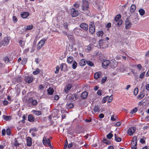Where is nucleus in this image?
Returning <instances> with one entry per match:
<instances>
[{"label": "nucleus", "instance_id": "1", "mask_svg": "<svg viewBox=\"0 0 149 149\" xmlns=\"http://www.w3.org/2000/svg\"><path fill=\"white\" fill-rule=\"evenodd\" d=\"M10 37L7 36L4 38L0 42V47L2 46H7L9 43Z\"/></svg>", "mask_w": 149, "mask_h": 149}, {"label": "nucleus", "instance_id": "2", "mask_svg": "<svg viewBox=\"0 0 149 149\" xmlns=\"http://www.w3.org/2000/svg\"><path fill=\"white\" fill-rule=\"evenodd\" d=\"M38 102L36 100H33L32 97L29 98L27 101V105L28 106L31 107L37 105Z\"/></svg>", "mask_w": 149, "mask_h": 149}, {"label": "nucleus", "instance_id": "3", "mask_svg": "<svg viewBox=\"0 0 149 149\" xmlns=\"http://www.w3.org/2000/svg\"><path fill=\"white\" fill-rule=\"evenodd\" d=\"M108 41L104 40H100L99 41V45L102 48H105L108 47Z\"/></svg>", "mask_w": 149, "mask_h": 149}, {"label": "nucleus", "instance_id": "4", "mask_svg": "<svg viewBox=\"0 0 149 149\" xmlns=\"http://www.w3.org/2000/svg\"><path fill=\"white\" fill-rule=\"evenodd\" d=\"M46 40H47L45 39H43L40 40L37 46V49L38 50H39L41 49L44 45L45 42Z\"/></svg>", "mask_w": 149, "mask_h": 149}, {"label": "nucleus", "instance_id": "5", "mask_svg": "<svg viewBox=\"0 0 149 149\" xmlns=\"http://www.w3.org/2000/svg\"><path fill=\"white\" fill-rule=\"evenodd\" d=\"M76 95L75 94H69L67 95V99L71 101H74L76 99Z\"/></svg>", "mask_w": 149, "mask_h": 149}, {"label": "nucleus", "instance_id": "6", "mask_svg": "<svg viewBox=\"0 0 149 149\" xmlns=\"http://www.w3.org/2000/svg\"><path fill=\"white\" fill-rule=\"evenodd\" d=\"M125 28L127 29H129L132 26L130 20L128 18H127L125 21Z\"/></svg>", "mask_w": 149, "mask_h": 149}, {"label": "nucleus", "instance_id": "7", "mask_svg": "<svg viewBox=\"0 0 149 149\" xmlns=\"http://www.w3.org/2000/svg\"><path fill=\"white\" fill-rule=\"evenodd\" d=\"M70 14L73 17H75L79 15V11L78 10H71Z\"/></svg>", "mask_w": 149, "mask_h": 149}, {"label": "nucleus", "instance_id": "8", "mask_svg": "<svg viewBox=\"0 0 149 149\" xmlns=\"http://www.w3.org/2000/svg\"><path fill=\"white\" fill-rule=\"evenodd\" d=\"M95 30V27L94 24L93 23L90 24L89 25V31L90 33L91 34H93Z\"/></svg>", "mask_w": 149, "mask_h": 149}, {"label": "nucleus", "instance_id": "9", "mask_svg": "<svg viewBox=\"0 0 149 149\" xmlns=\"http://www.w3.org/2000/svg\"><path fill=\"white\" fill-rule=\"evenodd\" d=\"M82 9H87L88 8L89 4L88 1L85 0L83 1L82 3Z\"/></svg>", "mask_w": 149, "mask_h": 149}, {"label": "nucleus", "instance_id": "10", "mask_svg": "<svg viewBox=\"0 0 149 149\" xmlns=\"http://www.w3.org/2000/svg\"><path fill=\"white\" fill-rule=\"evenodd\" d=\"M110 61L109 60H104L102 62V67L104 68H106L109 65Z\"/></svg>", "mask_w": 149, "mask_h": 149}, {"label": "nucleus", "instance_id": "11", "mask_svg": "<svg viewBox=\"0 0 149 149\" xmlns=\"http://www.w3.org/2000/svg\"><path fill=\"white\" fill-rule=\"evenodd\" d=\"M136 129L134 127L130 128L128 130L127 134L130 136L132 135L135 131Z\"/></svg>", "mask_w": 149, "mask_h": 149}, {"label": "nucleus", "instance_id": "12", "mask_svg": "<svg viewBox=\"0 0 149 149\" xmlns=\"http://www.w3.org/2000/svg\"><path fill=\"white\" fill-rule=\"evenodd\" d=\"M80 27L83 30L86 31L88 29V25L86 23H82L80 24Z\"/></svg>", "mask_w": 149, "mask_h": 149}, {"label": "nucleus", "instance_id": "13", "mask_svg": "<svg viewBox=\"0 0 149 149\" xmlns=\"http://www.w3.org/2000/svg\"><path fill=\"white\" fill-rule=\"evenodd\" d=\"M74 33L77 36H79L82 30L80 28H75L74 30Z\"/></svg>", "mask_w": 149, "mask_h": 149}, {"label": "nucleus", "instance_id": "14", "mask_svg": "<svg viewBox=\"0 0 149 149\" xmlns=\"http://www.w3.org/2000/svg\"><path fill=\"white\" fill-rule=\"evenodd\" d=\"M33 79V78L32 77L27 76L25 77V81L26 82L28 83H30L32 81Z\"/></svg>", "mask_w": 149, "mask_h": 149}, {"label": "nucleus", "instance_id": "15", "mask_svg": "<svg viewBox=\"0 0 149 149\" xmlns=\"http://www.w3.org/2000/svg\"><path fill=\"white\" fill-rule=\"evenodd\" d=\"M87 31H83L82 30V31L80 33L79 36L84 38H87Z\"/></svg>", "mask_w": 149, "mask_h": 149}, {"label": "nucleus", "instance_id": "16", "mask_svg": "<svg viewBox=\"0 0 149 149\" xmlns=\"http://www.w3.org/2000/svg\"><path fill=\"white\" fill-rule=\"evenodd\" d=\"M26 145L27 146H30L31 145L32 142L31 141V138L29 137H28L26 139Z\"/></svg>", "mask_w": 149, "mask_h": 149}, {"label": "nucleus", "instance_id": "17", "mask_svg": "<svg viewBox=\"0 0 149 149\" xmlns=\"http://www.w3.org/2000/svg\"><path fill=\"white\" fill-rule=\"evenodd\" d=\"M29 15V13L28 12H24L21 14L22 17L24 19L26 18Z\"/></svg>", "mask_w": 149, "mask_h": 149}, {"label": "nucleus", "instance_id": "18", "mask_svg": "<svg viewBox=\"0 0 149 149\" xmlns=\"http://www.w3.org/2000/svg\"><path fill=\"white\" fill-rule=\"evenodd\" d=\"M72 87L71 84H68L66 88H65L64 91L66 93H67L69 91L71 88Z\"/></svg>", "mask_w": 149, "mask_h": 149}, {"label": "nucleus", "instance_id": "19", "mask_svg": "<svg viewBox=\"0 0 149 149\" xmlns=\"http://www.w3.org/2000/svg\"><path fill=\"white\" fill-rule=\"evenodd\" d=\"M33 26L32 25L26 26L24 28V31H27L31 30L33 28Z\"/></svg>", "mask_w": 149, "mask_h": 149}, {"label": "nucleus", "instance_id": "20", "mask_svg": "<svg viewBox=\"0 0 149 149\" xmlns=\"http://www.w3.org/2000/svg\"><path fill=\"white\" fill-rule=\"evenodd\" d=\"M101 73L100 72H96L94 75V78L95 79H97L101 76Z\"/></svg>", "mask_w": 149, "mask_h": 149}, {"label": "nucleus", "instance_id": "21", "mask_svg": "<svg viewBox=\"0 0 149 149\" xmlns=\"http://www.w3.org/2000/svg\"><path fill=\"white\" fill-rule=\"evenodd\" d=\"M28 120L31 122H32L34 121L35 120L32 114H30L28 116Z\"/></svg>", "mask_w": 149, "mask_h": 149}, {"label": "nucleus", "instance_id": "22", "mask_svg": "<svg viewBox=\"0 0 149 149\" xmlns=\"http://www.w3.org/2000/svg\"><path fill=\"white\" fill-rule=\"evenodd\" d=\"M137 143L136 142H131V147L132 149H136Z\"/></svg>", "mask_w": 149, "mask_h": 149}, {"label": "nucleus", "instance_id": "23", "mask_svg": "<svg viewBox=\"0 0 149 149\" xmlns=\"http://www.w3.org/2000/svg\"><path fill=\"white\" fill-rule=\"evenodd\" d=\"M86 61L84 59H82L79 62V64L80 66H84L86 65Z\"/></svg>", "mask_w": 149, "mask_h": 149}, {"label": "nucleus", "instance_id": "24", "mask_svg": "<svg viewBox=\"0 0 149 149\" xmlns=\"http://www.w3.org/2000/svg\"><path fill=\"white\" fill-rule=\"evenodd\" d=\"M88 96V93L86 91L83 92L81 94V97L82 98L85 99Z\"/></svg>", "mask_w": 149, "mask_h": 149}, {"label": "nucleus", "instance_id": "25", "mask_svg": "<svg viewBox=\"0 0 149 149\" xmlns=\"http://www.w3.org/2000/svg\"><path fill=\"white\" fill-rule=\"evenodd\" d=\"M32 112L35 115L38 116L41 115V111H40L33 110Z\"/></svg>", "mask_w": 149, "mask_h": 149}, {"label": "nucleus", "instance_id": "26", "mask_svg": "<svg viewBox=\"0 0 149 149\" xmlns=\"http://www.w3.org/2000/svg\"><path fill=\"white\" fill-rule=\"evenodd\" d=\"M79 2L78 1L74 3L73 5L74 7V8H72L71 9H75L74 8H78L79 6Z\"/></svg>", "mask_w": 149, "mask_h": 149}, {"label": "nucleus", "instance_id": "27", "mask_svg": "<svg viewBox=\"0 0 149 149\" xmlns=\"http://www.w3.org/2000/svg\"><path fill=\"white\" fill-rule=\"evenodd\" d=\"M107 100L109 103H110L112 102L113 99V96L112 95H111L109 97L108 96H107Z\"/></svg>", "mask_w": 149, "mask_h": 149}, {"label": "nucleus", "instance_id": "28", "mask_svg": "<svg viewBox=\"0 0 149 149\" xmlns=\"http://www.w3.org/2000/svg\"><path fill=\"white\" fill-rule=\"evenodd\" d=\"M47 92L48 94L51 95L53 94L54 91L52 88H50L47 89Z\"/></svg>", "mask_w": 149, "mask_h": 149}, {"label": "nucleus", "instance_id": "29", "mask_svg": "<svg viewBox=\"0 0 149 149\" xmlns=\"http://www.w3.org/2000/svg\"><path fill=\"white\" fill-rule=\"evenodd\" d=\"M73 61V58L72 56H70L68 57L67 59V61L69 63H71Z\"/></svg>", "mask_w": 149, "mask_h": 149}, {"label": "nucleus", "instance_id": "30", "mask_svg": "<svg viewBox=\"0 0 149 149\" xmlns=\"http://www.w3.org/2000/svg\"><path fill=\"white\" fill-rule=\"evenodd\" d=\"M66 106L67 109H71L73 107V104L72 103H67Z\"/></svg>", "mask_w": 149, "mask_h": 149}, {"label": "nucleus", "instance_id": "31", "mask_svg": "<svg viewBox=\"0 0 149 149\" xmlns=\"http://www.w3.org/2000/svg\"><path fill=\"white\" fill-rule=\"evenodd\" d=\"M103 34L104 33L102 31H99L97 33V35L98 37L102 36Z\"/></svg>", "mask_w": 149, "mask_h": 149}, {"label": "nucleus", "instance_id": "32", "mask_svg": "<svg viewBox=\"0 0 149 149\" xmlns=\"http://www.w3.org/2000/svg\"><path fill=\"white\" fill-rule=\"evenodd\" d=\"M145 96L144 93H141L139 94L137 97V98L139 100H141L142 98Z\"/></svg>", "mask_w": 149, "mask_h": 149}, {"label": "nucleus", "instance_id": "33", "mask_svg": "<svg viewBox=\"0 0 149 149\" xmlns=\"http://www.w3.org/2000/svg\"><path fill=\"white\" fill-rule=\"evenodd\" d=\"M93 110L95 112H99L100 111V107L97 105L95 106Z\"/></svg>", "mask_w": 149, "mask_h": 149}, {"label": "nucleus", "instance_id": "34", "mask_svg": "<svg viewBox=\"0 0 149 149\" xmlns=\"http://www.w3.org/2000/svg\"><path fill=\"white\" fill-rule=\"evenodd\" d=\"M86 63L90 66H93L94 65V64L93 62L89 61H86Z\"/></svg>", "mask_w": 149, "mask_h": 149}, {"label": "nucleus", "instance_id": "35", "mask_svg": "<svg viewBox=\"0 0 149 149\" xmlns=\"http://www.w3.org/2000/svg\"><path fill=\"white\" fill-rule=\"evenodd\" d=\"M40 71V70L39 69L37 68L35 71L33 72V74L35 75H36L39 73Z\"/></svg>", "mask_w": 149, "mask_h": 149}, {"label": "nucleus", "instance_id": "36", "mask_svg": "<svg viewBox=\"0 0 149 149\" xmlns=\"http://www.w3.org/2000/svg\"><path fill=\"white\" fill-rule=\"evenodd\" d=\"M121 16L120 15H118L116 16L115 18V20L116 22H118L119 20L121 18Z\"/></svg>", "mask_w": 149, "mask_h": 149}, {"label": "nucleus", "instance_id": "37", "mask_svg": "<svg viewBox=\"0 0 149 149\" xmlns=\"http://www.w3.org/2000/svg\"><path fill=\"white\" fill-rule=\"evenodd\" d=\"M3 119L6 120H8L11 118V117L10 116H6V115L3 116Z\"/></svg>", "mask_w": 149, "mask_h": 149}, {"label": "nucleus", "instance_id": "38", "mask_svg": "<svg viewBox=\"0 0 149 149\" xmlns=\"http://www.w3.org/2000/svg\"><path fill=\"white\" fill-rule=\"evenodd\" d=\"M92 45L90 44L86 47V50L87 52H89L92 49Z\"/></svg>", "mask_w": 149, "mask_h": 149}, {"label": "nucleus", "instance_id": "39", "mask_svg": "<svg viewBox=\"0 0 149 149\" xmlns=\"http://www.w3.org/2000/svg\"><path fill=\"white\" fill-rule=\"evenodd\" d=\"M102 141L103 143L107 145H109L111 143L110 141H109L107 140V139H105L103 140Z\"/></svg>", "mask_w": 149, "mask_h": 149}, {"label": "nucleus", "instance_id": "40", "mask_svg": "<svg viewBox=\"0 0 149 149\" xmlns=\"http://www.w3.org/2000/svg\"><path fill=\"white\" fill-rule=\"evenodd\" d=\"M117 23L116 24L119 27L123 23V21L122 19H120L118 22H116Z\"/></svg>", "mask_w": 149, "mask_h": 149}, {"label": "nucleus", "instance_id": "41", "mask_svg": "<svg viewBox=\"0 0 149 149\" xmlns=\"http://www.w3.org/2000/svg\"><path fill=\"white\" fill-rule=\"evenodd\" d=\"M67 67L65 63H62L60 66V68L61 71L63 70V68H66Z\"/></svg>", "mask_w": 149, "mask_h": 149}, {"label": "nucleus", "instance_id": "42", "mask_svg": "<svg viewBox=\"0 0 149 149\" xmlns=\"http://www.w3.org/2000/svg\"><path fill=\"white\" fill-rule=\"evenodd\" d=\"M139 91V90L138 88H136L134 91V95H135V96H136L137 94L138 93Z\"/></svg>", "mask_w": 149, "mask_h": 149}, {"label": "nucleus", "instance_id": "43", "mask_svg": "<svg viewBox=\"0 0 149 149\" xmlns=\"http://www.w3.org/2000/svg\"><path fill=\"white\" fill-rule=\"evenodd\" d=\"M77 63L75 61H74L72 64V68L74 69H75L77 67Z\"/></svg>", "mask_w": 149, "mask_h": 149}, {"label": "nucleus", "instance_id": "44", "mask_svg": "<svg viewBox=\"0 0 149 149\" xmlns=\"http://www.w3.org/2000/svg\"><path fill=\"white\" fill-rule=\"evenodd\" d=\"M68 39L69 40H70L72 41H73L74 40V37H73V36L72 35L69 34V36H68Z\"/></svg>", "mask_w": 149, "mask_h": 149}, {"label": "nucleus", "instance_id": "45", "mask_svg": "<svg viewBox=\"0 0 149 149\" xmlns=\"http://www.w3.org/2000/svg\"><path fill=\"white\" fill-rule=\"evenodd\" d=\"M107 136L108 139H110L113 136V134L110 132L107 135Z\"/></svg>", "mask_w": 149, "mask_h": 149}, {"label": "nucleus", "instance_id": "46", "mask_svg": "<svg viewBox=\"0 0 149 149\" xmlns=\"http://www.w3.org/2000/svg\"><path fill=\"white\" fill-rule=\"evenodd\" d=\"M137 111V108L136 107L134 108L131 111L130 113L131 114H133L136 113Z\"/></svg>", "mask_w": 149, "mask_h": 149}, {"label": "nucleus", "instance_id": "47", "mask_svg": "<svg viewBox=\"0 0 149 149\" xmlns=\"http://www.w3.org/2000/svg\"><path fill=\"white\" fill-rule=\"evenodd\" d=\"M47 143H48V139H46V138L44 137L43 140V144L45 145H46Z\"/></svg>", "mask_w": 149, "mask_h": 149}, {"label": "nucleus", "instance_id": "48", "mask_svg": "<svg viewBox=\"0 0 149 149\" xmlns=\"http://www.w3.org/2000/svg\"><path fill=\"white\" fill-rule=\"evenodd\" d=\"M136 142L137 143V138L136 136H134L132 139V142Z\"/></svg>", "mask_w": 149, "mask_h": 149}, {"label": "nucleus", "instance_id": "49", "mask_svg": "<svg viewBox=\"0 0 149 149\" xmlns=\"http://www.w3.org/2000/svg\"><path fill=\"white\" fill-rule=\"evenodd\" d=\"M19 43L22 47L24 45V43L23 40H20L19 41Z\"/></svg>", "mask_w": 149, "mask_h": 149}, {"label": "nucleus", "instance_id": "50", "mask_svg": "<svg viewBox=\"0 0 149 149\" xmlns=\"http://www.w3.org/2000/svg\"><path fill=\"white\" fill-rule=\"evenodd\" d=\"M46 143V145H48V146H49L50 148H52V146L51 143H50V140L49 139H48V143Z\"/></svg>", "mask_w": 149, "mask_h": 149}, {"label": "nucleus", "instance_id": "51", "mask_svg": "<svg viewBox=\"0 0 149 149\" xmlns=\"http://www.w3.org/2000/svg\"><path fill=\"white\" fill-rule=\"evenodd\" d=\"M140 14L141 15H143L145 13L144 10H139Z\"/></svg>", "mask_w": 149, "mask_h": 149}, {"label": "nucleus", "instance_id": "52", "mask_svg": "<svg viewBox=\"0 0 149 149\" xmlns=\"http://www.w3.org/2000/svg\"><path fill=\"white\" fill-rule=\"evenodd\" d=\"M3 60L6 63H8L9 61V59L7 57H4Z\"/></svg>", "mask_w": 149, "mask_h": 149}, {"label": "nucleus", "instance_id": "53", "mask_svg": "<svg viewBox=\"0 0 149 149\" xmlns=\"http://www.w3.org/2000/svg\"><path fill=\"white\" fill-rule=\"evenodd\" d=\"M107 79V77H104L101 80V84H103V83H104L105 81H106Z\"/></svg>", "mask_w": 149, "mask_h": 149}, {"label": "nucleus", "instance_id": "54", "mask_svg": "<svg viewBox=\"0 0 149 149\" xmlns=\"http://www.w3.org/2000/svg\"><path fill=\"white\" fill-rule=\"evenodd\" d=\"M27 59L26 58H23L22 62V64L23 65H25L27 62Z\"/></svg>", "mask_w": 149, "mask_h": 149}, {"label": "nucleus", "instance_id": "55", "mask_svg": "<svg viewBox=\"0 0 149 149\" xmlns=\"http://www.w3.org/2000/svg\"><path fill=\"white\" fill-rule=\"evenodd\" d=\"M63 26L64 28L66 29H68V25L67 23L65 22L63 24Z\"/></svg>", "mask_w": 149, "mask_h": 149}, {"label": "nucleus", "instance_id": "56", "mask_svg": "<svg viewBox=\"0 0 149 149\" xmlns=\"http://www.w3.org/2000/svg\"><path fill=\"white\" fill-rule=\"evenodd\" d=\"M107 96L105 97H104L102 100V103H105L107 101Z\"/></svg>", "mask_w": 149, "mask_h": 149}, {"label": "nucleus", "instance_id": "57", "mask_svg": "<svg viewBox=\"0 0 149 149\" xmlns=\"http://www.w3.org/2000/svg\"><path fill=\"white\" fill-rule=\"evenodd\" d=\"M145 74V72H143L139 76V78L141 79H142L144 77V76Z\"/></svg>", "mask_w": 149, "mask_h": 149}, {"label": "nucleus", "instance_id": "58", "mask_svg": "<svg viewBox=\"0 0 149 149\" xmlns=\"http://www.w3.org/2000/svg\"><path fill=\"white\" fill-rule=\"evenodd\" d=\"M115 140L117 142H119L121 141V138L118 137L116 139H115Z\"/></svg>", "mask_w": 149, "mask_h": 149}, {"label": "nucleus", "instance_id": "59", "mask_svg": "<svg viewBox=\"0 0 149 149\" xmlns=\"http://www.w3.org/2000/svg\"><path fill=\"white\" fill-rule=\"evenodd\" d=\"M121 125V122H118L116 123L115 124L114 126L115 127H119Z\"/></svg>", "mask_w": 149, "mask_h": 149}, {"label": "nucleus", "instance_id": "60", "mask_svg": "<svg viewBox=\"0 0 149 149\" xmlns=\"http://www.w3.org/2000/svg\"><path fill=\"white\" fill-rule=\"evenodd\" d=\"M136 9V6L135 5L133 4L131 5L130 7V9Z\"/></svg>", "mask_w": 149, "mask_h": 149}, {"label": "nucleus", "instance_id": "61", "mask_svg": "<svg viewBox=\"0 0 149 149\" xmlns=\"http://www.w3.org/2000/svg\"><path fill=\"white\" fill-rule=\"evenodd\" d=\"M19 144L18 143L17 141L16 140L15 141V145L16 147H17L19 146Z\"/></svg>", "mask_w": 149, "mask_h": 149}, {"label": "nucleus", "instance_id": "62", "mask_svg": "<svg viewBox=\"0 0 149 149\" xmlns=\"http://www.w3.org/2000/svg\"><path fill=\"white\" fill-rule=\"evenodd\" d=\"M6 133L8 135H9L10 133V130L9 129H7L6 130Z\"/></svg>", "mask_w": 149, "mask_h": 149}, {"label": "nucleus", "instance_id": "63", "mask_svg": "<svg viewBox=\"0 0 149 149\" xmlns=\"http://www.w3.org/2000/svg\"><path fill=\"white\" fill-rule=\"evenodd\" d=\"M13 20L14 23H15L17 21V19L16 16H13Z\"/></svg>", "mask_w": 149, "mask_h": 149}, {"label": "nucleus", "instance_id": "64", "mask_svg": "<svg viewBox=\"0 0 149 149\" xmlns=\"http://www.w3.org/2000/svg\"><path fill=\"white\" fill-rule=\"evenodd\" d=\"M102 91L100 90H99L97 92V94L99 95H102Z\"/></svg>", "mask_w": 149, "mask_h": 149}]
</instances>
